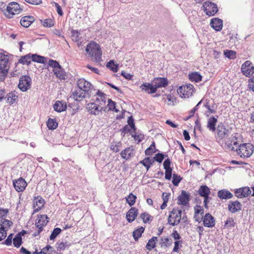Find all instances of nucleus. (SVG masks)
Segmentation results:
<instances>
[{"instance_id": "f257e3e1", "label": "nucleus", "mask_w": 254, "mask_h": 254, "mask_svg": "<svg viewBox=\"0 0 254 254\" xmlns=\"http://www.w3.org/2000/svg\"><path fill=\"white\" fill-rule=\"evenodd\" d=\"M237 138L235 136L232 138L231 141L222 143L221 146L227 150L236 151L237 154L242 158L250 157L254 152V146L251 143H243L238 145Z\"/></svg>"}, {"instance_id": "f03ea898", "label": "nucleus", "mask_w": 254, "mask_h": 254, "mask_svg": "<svg viewBox=\"0 0 254 254\" xmlns=\"http://www.w3.org/2000/svg\"><path fill=\"white\" fill-rule=\"evenodd\" d=\"M97 97L95 103H89L86 105V109L88 112L94 115H97L103 110L102 105H104L106 103V95L98 90L96 93Z\"/></svg>"}, {"instance_id": "7ed1b4c3", "label": "nucleus", "mask_w": 254, "mask_h": 254, "mask_svg": "<svg viewBox=\"0 0 254 254\" xmlns=\"http://www.w3.org/2000/svg\"><path fill=\"white\" fill-rule=\"evenodd\" d=\"M86 51L90 57L93 58L96 63H99L102 61V52L99 45L96 42L89 43L86 48Z\"/></svg>"}, {"instance_id": "20e7f679", "label": "nucleus", "mask_w": 254, "mask_h": 254, "mask_svg": "<svg viewBox=\"0 0 254 254\" xmlns=\"http://www.w3.org/2000/svg\"><path fill=\"white\" fill-rule=\"evenodd\" d=\"M0 80L3 81L7 75L9 70L8 58L7 55L2 53L0 54Z\"/></svg>"}, {"instance_id": "39448f33", "label": "nucleus", "mask_w": 254, "mask_h": 254, "mask_svg": "<svg viewBox=\"0 0 254 254\" xmlns=\"http://www.w3.org/2000/svg\"><path fill=\"white\" fill-rule=\"evenodd\" d=\"M181 215V210L178 208H173L168 217V223L172 226L177 225L180 222Z\"/></svg>"}, {"instance_id": "423d86ee", "label": "nucleus", "mask_w": 254, "mask_h": 254, "mask_svg": "<svg viewBox=\"0 0 254 254\" xmlns=\"http://www.w3.org/2000/svg\"><path fill=\"white\" fill-rule=\"evenodd\" d=\"M21 10V9L20 8L19 5L18 3L16 2H11L8 3L4 13L7 18H11L13 15L18 14Z\"/></svg>"}, {"instance_id": "0eeeda50", "label": "nucleus", "mask_w": 254, "mask_h": 254, "mask_svg": "<svg viewBox=\"0 0 254 254\" xmlns=\"http://www.w3.org/2000/svg\"><path fill=\"white\" fill-rule=\"evenodd\" d=\"M193 86L191 84L182 85L177 89V92L182 98H189L192 95Z\"/></svg>"}, {"instance_id": "6e6552de", "label": "nucleus", "mask_w": 254, "mask_h": 254, "mask_svg": "<svg viewBox=\"0 0 254 254\" xmlns=\"http://www.w3.org/2000/svg\"><path fill=\"white\" fill-rule=\"evenodd\" d=\"M31 85V79L30 76L23 75L19 79L18 85V88L23 92L26 91L30 88Z\"/></svg>"}, {"instance_id": "1a4fd4ad", "label": "nucleus", "mask_w": 254, "mask_h": 254, "mask_svg": "<svg viewBox=\"0 0 254 254\" xmlns=\"http://www.w3.org/2000/svg\"><path fill=\"white\" fill-rule=\"evenodd\" d=\"M216 130L217 131V136L219 138L218 142L220 143V140H222L226 136H228L230 132L222 122L219 123Z\"/></svg>"}, {"instance_id": "9d476101", "label": "nucleus", "mask_w": 254, "mask_h": 254, "mask_svg": "<svg viewBox=\"0 0 254 254\" xmlns=\"http://www.w3.org/2000/svg\"><path fill=\"white\" fill-rule=\"evenodd\" d=\"M202 7L206 15L209 16L214 15L218 11L217 5L209 1L205 2Z\"/></svg>"}, {"instance_id": "9b49d317", "label": "nucleus", "mask_w": 254, "mask_h": 254, "mask_svg": "<svg viewBox=\"0 0 254 254\" xmlns=\"http://www.w3.org/2000/svg\"><path fill=\"white\" fill-rule=\"evenodd\" d=\"M241 71L246 76L252 75L254 72V67L252 63L249 61H246L242 65Z\"/></svg>"}, {"instance_id": "f8f14e48", "label": "nucleus", "mask_w": 254, "mask_h": 254, "mask_svg": "<svg viewBox=\"0 0 254 254\" xmlns=\"http://www.w3.org/2000/svg\"><path fill=\"white\" fill-rule=\"evenodd\" d=\"M88 94H89V93H87L78 87H77L72 91L70 97L73 98L75 101H80L86 98V95Z\"/></svg>"}, {"instance_id": "ddd939ff", "label": "nucleus", "mask_w": 254, "mask_h": 254, "mask_svg": "<svg viewBox=\"0 0 254 254\" xmlns=\"http://www.w3.org/2000/svg\"><path fill=\"white\" fill-rule=\"evenodd\" d=\"M77 87L84 90L85 92L89 93V91L92 89L93 86L92 84L85 80L84 78H80L77 82Z\"/></svg>"}, {"instance_id": "4468645a", "label": "nucleus", "mask_w": 254, "mask_h": 254, "mask_svg": "<svg viewBox=\"0 0 254 254\" xmlns=\"http://www.w3.org/2000/svg\"><path fill=\"white\" fill-rule=\"evenodd\" d=\"M190 196V193L187 192L184 190H182L181 195L178 197V203L183 206H186L189 204Z\"/></svg>"}, {"instance_id": "2eb2a0df", "label": "nucleus", "mask_w": 254, "mask_h": 254, "mask_svg": "<svg viewBox=\"0 0 254 254\" xmlns=\"http://www.w3.org/2000/svg\"><path fill=\"white\" fill-rule=\"evenodd\" d=\"M252 191L249 187H243L235 190V194L238 198H243L248 196Z\"/></svg>"}, {"instance_id": "dca6fc26", "label": "nucleus", "mask_w": 254, "mask_h": 254, "mask_svg": "<svg viewBox=\"0 0 254 254\" xmlns=\"http://www.w3.org/2000/svg\"><path fill=\"white\" fill-rule=\"evenodd\" d=\"M152 83L155 88L156 91L157 89L161 87H165L168 84V80L166 78L156 77L152 81Z\"/></svg>"}, {"instance_id": "f3484780", "label": "nucleus", "mask_w": 254, "mask_h": 254, "mask_svg": "<svg viewBox=\"0 0 254 254\" xmlns=\"http://www.w3.org/2000/svg\"><path fill=\"white\" fill-rule=\"evenodd\" d=\"M13 184L16 190L18 192L23 191L27 186L26 181L22 178L13 181Z\"/></svg>"}, {"instance_id": "a211bd4d", "label": "nucleus", "mask_w": 254, "mask_h": 254, "mask_svg": "<svg viewBox=\"0 0 254 254\" xmlns=\"http://www.w3.org/2000/svg\"><path fill=\"white\" fill-rule=\"evenodd\" d=\"M171 161L169 158L166 159L163 163L164 169L165 170V178L166 180H170L172 177L173 169L170 167Z\"/></svg>"}, {"instance_id": "6ab92c4d", "label": "nucleus", "mask_w": 254, "mask_h": 254, "mask_svg": "<svg viewBox=\"0 0 254 254\" xmlns=\"http://www.w3.org/2000/svg\"><path fill=\"white\" fill-rule=\"evenodd\" d=\"M203 223L205 227L209 228L214 227L215 224L214 217L209 213L205 214L203 217Z\"/></svg>"}, {"instance_id": "aec40b11", "label": "nucleus", "mask_w": 254, "mask_h": 254, "mask_svg": "<svg viewBox=\"0 0 254 254\" xmlns=\"http://www.w3.org/2000/svg\"><path fill=\"white\" fill-rule=\"evenodd\" d=\"M242 206V204L238 200L231 201L229 203L228 208L230 212L234 213L241 210Z\"/></svg>"}, {"instance_id": "412c9836", "label": "nucleus", "mask_w": 254, "mask_h": 254, "mask_svg": "<svg viewBox=\"0 0 254 254\" xmlns=\"http://www.w3.org/2000/svg\"><path fill=\"white\" fill-rule=\"evenodd\" d=\"M44 200L40 196L35 197L33 202L34 212H38L44 206Z\"/></svg>"}, {"instance_id": "4be33fe9", "label": "nucleus", "mask_w": 254, "mask_h": 254, "mask_svg": "<svg viewBox=\"0 0 254 254\" xmlns=\"http://www.w3.org/2000/svg\"><path fill=\"white\" fill-rule=\"evenodd\" d=\"M210 26L216 31H220L223 27V21L218 18H213L211 20Z\"/></svg>"}, {"instance_id": "5701e85b", "label": "nucleus", "mask_w": 254, "mask_h": 254, "mask_svg": "<svg viewBox=\"0 0 254 254\" xmlns=\"http://www.w3.org/2000/svg\"><path fill=\"white\" fill-rule=\"evenodd\" d=\"M140 89L148 94H152L156 92L155 88L152 83H144L140 86Z\"/></svg>"}, {"instance_id": "b1692460", "label": "nucleus", "mask_w": 254, "mask_h": 254, "mask_svg": "<svg viewBox=\"0 0 254 254\" xmlns=\"http://www.w3.org/2000/svg\"><path fill=\"white\" fill-rule=\"evenodd\" d=\"M138 215V210L135 207H131L127 213L126 218L129 222H133Z\"/></svg>"}, {"instance_id": "393cba45", "label": "nucleus", "mask_w": 254, "mask_h": 254, "mask_svg": "<svg viewBox=\"0 0 254 254\" xmlns=\"http://www.w3.org/2000/svg\"><path fill=\"white\" fill-rule=\"evenodd\" d=\"M217 196L220 199H229L233 197V194L228 190L223 189L217 192Z\"/></svg>"}, {"instance_id": "a878e982", "label": "nucleus", "mask_w": 254, "mask_h": 254, "mask_svg": "<svg viewBox=\"0 0 254 254\" xmlns=\"http://www.w3.org/2000/svg\"><path fill=\"white\" fill-rule=\"evenodd\" d=\"M49 218L46 215H41L38 217L35 225L36 227H39L43 229V227L46 225L48 222Z\"/></svg>"}, {"instance_id": "bb28decb", "label": "nucleus", "mask_w": 254, "mask_h": 254, "mask_svg": "<svg viewBox=\"0 0 254 254\" xmlns=\"http://www.w3.org/2000/svg\"><path fill=\"white\" fill-rule=\"evenodd\" d=\"M217 122V119L213 116L210 117L207 120V127L212 131L214 132L216 130V125Z\"/></svg>"}, {"instance_id": "cd10ccee", "label": "nucleus", "mask_w": 254, "mask_h": 254, "mask_svg": "<svg viewBox=\"0 0 254 254\" xmlns=\"http://www.w3.org/2000/svg\"><path fill=\"white\" fill-rule=\"evenodd\" d=\"M35 20V18L32 16H25L21 18L20 20L21 25L26 28L28 27Z\"/></svg>"}, {"instance_id": "c85d7f7f", "label": "nucleus", "mask_w": 254, "mask_h": 254, "mask_svg": "<svg viewBox=\"0 0 254 254\" xmlns=\"http://www.w3.org/2000/svg\"><path fill=\"white\" fill-rule=\"evenodd\" d=\"M55 111L61 113L66 109V104L65 102L61 101H57L53 106Z\"/></svg>"}, {"instance_id": "c756f323", "label": "nucleus", "mask_w": 254, "mask_h": 254, "mask_svg": "<svg viewBox=\"0 0 254 254\" xmlns=\"http://www.w3.org/2000/svg\"><path fill=\"white\" fill-rule=\"evenodd\" d=\"M133 155V149L128 147L121 152L122 157L126 160L129 159Z\"/></svg>"}, {"instance_id": "7c9ffc66", "label": "nucleus", "mask_w": 254, "mask_h": 254, "mask_svg": "<svg viewBox=\"0 0 254 254\" xmlns=\"http://www.w3.org/2000/svg\"><path fill=\"white\" fill-rule=\"evenodd\" d=\"M53 72L57 78L60 79H65L66 75L65 72L62 68V66L58 68L54 69Z\"/></svg>"}, {"instance_id": "2f4dec72", "label": "nucleus", "mask_w": 254, "mask_h": 254, "mask_svg": "<svg viewBox=\"0 0 254 254\" xmlns=\"http://www.w3.org/2000/svg\"><path fill=\"white\" fill-rule=\"evenodd\" d=\"M198 193L202 197L206 195H209L210 193V190L207 186L202 185L199 187L198 190Z\"/></svg>"}, {"instance_id": "473e14b6", "label": "nucleus", "mask_w": 254, "mask_h": 254, "mask_svg": "<svg viewBox=\"0 0 254 254\" xmlns=\"http://www.w3.org/2000/svg\"><path fill=\"white\" fill-rule=\"evenodd\" d=\"M172 244V240L168 237L161 238L160 242V245L161 248H166L171 246Z\"/></svg>"}, {"instance_id": "72a5a7b5", "label": "nucleus", "mask_w": 254, "mask_h": 254, "mask_svg": "<svg viewBox=\"0 0 254 254\" xmlns=\"http://www.w3.org/2000/svg\"><path fill=\"white\" fill-rule=\"evenodd\" d=\"M189 79L191 81L198 82L202 80L201 75L197 72H192L189 75Z\"/></svg>"}, {"instance_id": "f704fd0d", "label": "nucleus", "mask_w": 254, "mask_h": 254, "mask_svg": "<svg viewBox=\"0 0 254 254\" xmlns=\"http://www.w3.org/2000/svg\"><path fill=\"white\" fill-rule=\"evenodd\" d=\"M71 33L72 39L73 41L78 42L81 40V31L72 30Z\"/></svg>"}, {"instance_id": "c9c22d12", "label": "nucleus", "mask_w": 254, "mask_h": 254, "mask_svg": "<svg viewBox=\"0 0 254 254\" xmlns=\"http://www.w3.org/2000/svg\"><path fill=\"white\" fill-rule=\"evenodd\" d=\"M31 59L33 62L38 63L45 64L46 62V58L45 57L37 54H31Z\"/></svg>"}, {"instance_id": "e433bc0d", "label": "nucleus", "mask_w": 254, "mask_h": 254, "mask_svg": "<svg viewBox=\"0 0 254 254\" xmlns=\"http://www.w3.org/2000/svg\"><path fill=\"white\" fill-rule=\"evenodd\" d=\"M157 241H158V238L157 237H153L148 241V242L146 244V249L149 251H151L152 249H154L156 247Z\"/></svg>"}, {"instance_id": "4c0bfd02", "label": "nucleus", "mask_w": 254, "mask_h": 254, "mask_svg": "<svg viewBox=\"0 0 254 254\" xmlns=\"http://www.w3.org/2000/svg\"><path fill=\"white\" fill-rule=\"evenodd\" d=\"M4 99H6L7 102L9 103L10 105L13 104L16 101V95L12 92L7 94Z\"/></svg>"}, {"instance_id": "58836bf2", "label": "nucleus", "mask_w": 254, "mask_h": 254, "mask_svg": "<svg viewBox=\"0 0 254 254\" xmlns=\"http://www.w3.org/2000/svg\"><path fill=\"white\" fill-rule=\"evenodd\" d=\"M57 245H58L57 247V251L61 252L68 249L70 246L71 243L67 241H65L57 243Z\"/></svg>"}, {"instance_id": "ea45409f", "label": "nucleus", "mask_w": 254, "mask_h": 254, "mask_svg": "<svg viewBox=\"0 0 254 254\" xmlns=\"http://www.w3.org/2000/svg\"><path fill=\"white\" fill-rule=\"evenodd\" d=\"M140 163L146 167L147 170H148L151 166L153 164V161L152 158L146 157L142 161H140Z\"/></svg>"}, {"instance_id": "a19ab883", "label": "nucleus", "mask_w": 254, "mask_h": 254, "mask_svg": "<svg viewBox=\"0 0 254 254\" xmlns=\"http://www.w3.org/2000/svg\"><path fill=\"white\" fill-rule=\"evenodd\" d=\"M144 228L143 227L137 229L133 232L132 236L135 241H137L141 236L142 234L144 232Z\"/></svg>"}, {"instance_id": "79ce46f5", "label": "nucleus", "mask_w": 254, "mask_h": 254, "mask_svg": "<svg viewBox=\"0 0 254 254\" xmlns=\"http://www.w3.org/2000/svg\"><path fill=\"white\" fill-rule=\"evenodd\" d=\"M31 59V54H29L24 56L22 57L19 60L18 63L23 64L29 65L31 63L30 59Z\"/></svg>"}, {"instance_id": "37998d69", "label": "nucleus", "mask_w": 254, "mask_h": 254, "mask_svg": "<svg viewBox=\"0 0 254 254\" xmlns=\"http://www.w3.org/2000/svg\"><path fill=\"white\" fill-rule=\"evenodd\" d=\"M47 125L49 129L52 130L56 129L58 124L55 119L50 118L47 121Z\"/></svg>"}, {"instance_id": "c03bdc74", "label": "nucleus", "mask_w": 254, "mask_h": 254, "mask_svg": "<svg viewBox=\"0 0 254 254\" xmlns=\"http://www.w3.org/2000/svg\"><path fill=\"white\" fill-rule=\"evenodd\" d=\"M156 151L157 150L155 149V142L153 141L152 142L150 146L145 150V154L146 155L150 156L153 153L156 152Z\"/></svg>"}, {"instance_id": "a18cd8bd", "label": "nucleus", "mask_w": 254, "mask_h": 254, "mask_svg": "<svg viewBox=\"0 0 254 254\" xmlns=\"http://www.w3.org/2000/svg\"><path fill=\"white\" fill-rule=\"evenodd\" d=\"M136 198V196L132 193H130L126 198L127 202L129 206H131L135 203Z\"/></svg>"}, {"instance_id": "49530a36", "label": "nucleus", "mask_w": 254, "mask_h": 254, "mask_svg": "<svg viewBox=\"0 0 254 254\" xmlns=\"http://www.w3.org/2000/svg\"><path fill=\"white\" fill-rule=\"evenodd\" d=\"M225 56L229 59H235L236 58V52L232 50H226L224 51Z\"/></svg>"}, {"instance_id": "de8ad7c7", "label": "nucleus", "mask_w": 254, "mask_h": 254, "mask_svg": "<svg viewBox=\"0 0 254 254\" xmlns=\"http://www.w3.org/2000/svg\"><path fill=\"white\" fill-rule=\"evenodd\" d=\"M107 67L114 72H116L118 70V65L114 63L113 61H110L106 65Z\"/></svg>"}, {"instance_id": "09e8293b", "label": "nucleus", "mask_w": 254, "mask_h": 254, "mask_svg": "<svg viewBox=\"0 0 254 254\" xmlns=\"http://www.w3.org/2000/svg\"><path fill=\"white\" fill-rule=\"evenodd\" d=\"M7 229L3 226L2 224H0V242L5 238L6 237V231Z\"/></svg>"}, {"instance_id": "8fccbe9b", "label": "nucleus", "mask_w": 254, "mask_h": 254, "mask_svg": "<svg viewBox=\"0 0 254 254\" xmlns=\"http://www.w3.org/2000/svg\"><path fill=\"white\" fill-rule=\"evenodd\" d=\"M182 240L175 241L174 242V247L172 252L173 253H179L180 251V249L182 247Z\"/></svg>"}, {"instance_id": "3c124183", "label": "nucleus", "mask_w": 254, "mask_h": 254, "mask_svg": "<svg viewBox=\"0 0 254 254\" xmlns=\"http://www.w3.org/2000/svg\"><path fill=\"white\" fill-rule=\"evenodd\" d=\"M62 232V230L59 228H55L52 231L50 236V239L51 240H54Z\"/></svg>"}, {"instance_id": "603ef678", "label": "nucleus", "mask_w": 254, "mask_h": 254, "mask_svg": "<svg viewBox=\"0 0 254 254\" xmlns=\"http://www.w3.org/2000/svg\"><path fill=\"white\" fill-rule=\"evenodd\" d=\"M165 156H167V155L165 156L163 153H158L155 154V156L152 158L153 163L155 161L159 163H161Z\"/></svg>"}, {"instance_id": "864d4df0", "label": "nucleus", "mask_w": 254, "mask_h": 254, "mask_svg": "<svg viewBox=\"0 0 254 254\" xmlns=\"http://www.w3.org/2000/svg\"><path fill=\"white\" fill-rule=\"evenodd\" d=\"M108 107L109 110L114 111L116 113H118L119 111L116 108V103L112 100V99H108Z\"/></svg>"}, {"instance_id": "5fc2aeb1", "label": "nucleus", "mask_w": 254, "mask_h": 254, "mask_svg": "<svg viewBox=\"0 0 254 254\" xmlns=\"http://www.w3.org/2000/svg\"><path fill=\"white\" fill-rule=\"evenodd\" d=\"M13 245L16 248H19L22 244V238L16 235L13 238Z\"/></svg>"}, {"instance_id": "6e6d98bb", "label": "nucleus", "mask_w": 254, "mask_h": 254, "mask_svg": "<svg viewBox=\"0 0 254 254\" xmlns=\"http://www.w3.org/2000/svg\"><path fill=\"white\" fill-rule=\"evenodd\" d=\"M182 178H181L180 176L176 174H173L172 183L174 186H178Z\"/></svg>"}, {"instance_id": "4d7b16f0", "label": "nucleus", "mask_w": 254, "mask_h": 254, "mask_svg": "<svg viewBox=\"0 0 254 254\" xmlns=\"http://www.w3.org/2000/svg\"><path fill=\"white\" fill-rule=\"evenodd\" d=\"M194 214L199 215L200 214L201 216H202L204 214V209L202 206L197 205L194 207Z\"/></svg>"}, {"instance_id": "13d9d810", "label": "nucleus", "mask_w": 254, "mask_h": 254, "mask_svg": "<svg viewBox=\"0 0 254 254\" xmlns=\"http://www.w3.org/2000/svg\"><path fill=\"white\" fill-rule=\"evenodd\" d=\"M234 219L232 217H229L225 222L224 226L227 228H231L235 226Z\"/></svg>"}, {"instance_id": "bf43d9fd", "label": "nucleus", "mask_w": 254, "mask_h": 254, "mask_svg": "<svg viewBox=\"0 0 254 254\" xmlns=\"http://www.w3.org/2000/svg\"><path fill=\"white\" fill-rule=\"evenodd\" d=\"M48 65L50 66H51L54 68V69L58 68L59 67H61V65L59 64V63L56 61H54L53 60H50L48 62Z\"/></svg>"}, {"instance_id": "052dcab7", "label": "nucleus", "mask_w": 254, "mask_h": 254, "mask_svg": "<svg viewBox=\"0 0 254 254\" xmlns=\"http://www.w3.org/2000/svg\"><path fill=\"white\" fill-rule=\"evenodd\" d=\"M140 217L143 220V222L145 223L148 222L151 218V216L146 212H144L141 214Z\"/></svg>"}, {"instance_id": "680f3d73", "label": "nucleus", "mask_w": 254, "mask_h": 254, "mask_svg": "<svg viewBox=\"0 0 254 254\" xmlns=\"http://www.w3.org/2000/svg\"><path fill=\"white\" fill-rule=\"evenodd\" d=\"M43 24L45 27H51L54 25V21L50 18L45 19Z\"/></svg>"}, {"instance_id": "e2e57ef3", "label": "nucleus", "mask_w": 254, "mask_h": 254, "mask_svg": "<svg viewBox=\"0 0 254 254\" xmlns=\"http://www.w3.org/2000/svg\"><path fill=\"white\" fill-rule=\"evenodd\" d=\"M2 223L4 225L3 226L5 227L7 229L13 225V222L11 221L5 219H3Z\"/></svg>"}, {"instance_id": "0e129e2a", "label": "nucleus", "mask_w": 254, "mask_h": 254, "mask_svg": "<svg viewBox=\"0 0 254 254\" xmlns=\"http://www.w3.org/2000/svg\"><path fill=\"white\" fill-rule=\"evenodd\" d=\"M13 237V234H9L7 239L5 240L3 244L6 245V246H10L12 244V239Z\"/></svg>"}, {"instance_id": "69168bd1", "label": "nucleus", "mask_w": 254, "mask_h": 254, "mask_svg": "<svg viewBox=\"0 0 254 254\" xmlns=\"http://www.w3.org/2000/svg\"><path fill=\"white\" fill-rule=\"evenodd\" d=\"M171 235L172 237H173L174 239L176 241H179L181 238L180 235L178 233V232L176 230H173Z\"/></svg>"}, {"instance_id": "338daca9", "label": "nucleus", "mask_w": 254, "mask_h": 254, "mask_svg": "<svg viewBox=\"0 0 254 254\" xmlns=\"http://www.w3.org/2000/svg\"><path fill=\"white\" fill-rule=\"evenodd\" d=\"M48 251L52 253V252H54L55 250L52 247H51V246H50L49 245H47L45 247L43 248L42 249V253H44V252H45L47 253V252H48Z\"/></svg>"}, {"instance_id": "774afa93", "label": "nucleus", "mask_w": 254, "mask_h": 254, "mask_svg": "<svg viewBox=\"0 0 254 254\" xmlns=\"http://www.w3.org/2000/svg\"><path fill=\"white\" fill-rule=\"evenodd\" d=\"M249 87L250 89L254 91V76L250 79Z\"/></svg>"}]
</instances>
